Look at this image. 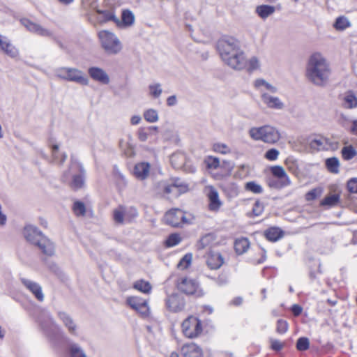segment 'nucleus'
I'll list each match as a JSON object with an SVG mask.
<instances>
[{
    "instance_id": "obj_1",
    "label": "nucleus",
    "mask_w": 357,
    "mask_h": 357,
    "mask_svg": "<svg viewBox=\"0 0 357 357\" xmlns=\"http://www.w3.org/2000/svg\"><path fill=\"white\" fill-rule=\"evenodd\" d=\"M331 73L330 63L321 53L316 52L309 56L305 76L310 82L317 86H325L331 80Z\"/></svg>"
},
{
    "instance_id": "obj_2",
    "label": "nucleus",
    "mask_w": 357,
    "mask_h": 357,
    "mask_svg": "<svg viewBox=\"0 0 357 357\" xmlns=\"http://www.w3.org/2000/svg\"><path fill=\"white\" fill-rule=\"evenodd\" d=\"M23 234L27 241L36 245L43 254L48 256L54 255V243L36 227L31 225H26L24 228Z\"/></svg>"
},
{
    "instance_id": "obj_3",
    "label": "nucleus",
    "mask_w": 357,
    "mask_h": 357,
    "mask_svg": "<svg viewBox=\"0 0 357 357\" xmlns=\"http://www.w3.org/2000/svg\"><path fill=\"white\" fill-rule=\"evenodd\" d=\"M98 38L101 47L106 54L116 55L121 52L122 43L114 33L107 30H102L98 33Z\"/></svg>"
},
{
    "instance_id": "obj_4",
    "label": "nucleus",
    "mask_w": 357,
    "mask_h": 357,
    "mask_svg": "<svg viewBox=\"0 0 357 357\" xmlns=\"http://www.w3.org/2000/svg\"><path fill=\"white\" fill-rule=\"evenodd\" d=\"M56 75L64 80L73 82L81 85L87 86L89 80L84 73L75 68L61 67L55 71Z\"/></svg>"
},
{
    "instance_id": "obj_5",
    "label": "nucleus",
    "mask_w": 357,
    "mask_h": 357,
    "mask_svg": "<svg viewBox=\"0 0 357 357\" xmlns=\"http://www.w3.org/2000/svg\"><path fill=\"white\" fill-rule=\"evenodd\" d=\"M178 289L186 295H193L196 297H200L203 295L199 282L190 278H181L178 280L176 284Z\"/></svg>"
},
{
    "instance_id": "obj_6",
    "label": "nucleus",
    "mask_w": 357,
    "mask_h": 357,
    "mask_svg": "<svg viewBox=\"0 0 357 357\" xmlns=\"http://www.w3.org/2000/svg\"><path fill=\"white\" fill-rule=\"evenodd\" d=\"M240 47V42L236 38L230 36H225L220 38L217 43V49L221 59L229 55L230 56Z\"/></svg>"
},
{
    "instance_id": "obj_7",
    "label": "nucleus",
    "mask_w": 357,
    "mask_h": 357,
    "mask_svg": "<svg viewBox=\"0 0 357 357\" xmlns=\"http://www.w3.org/2000/svg\"><path fill=\"white\" fill-rule=\"evenodd\" d=\"M270 170L273 178L269 182V186L282 188L290 185V178L282 166H273Z\"/></svg>"
},
{
    "instance_id": "obj_8",
    "label": "nucleus",
    "mask_w": 357,
    "mask_h": 357,
    "mask_svg": "<svg viewBox=\"0 0 357 357\" xmlns=\"http://www.w3.org/2000/svg\"><path fill=\"white\" fill-rule=\"evenodd\" d=\"M182 331L185 336L195 338L202 332L201 321L195 317H189L182 323Z\"/></svg>"
},
{
    "instance_id": "obj_9",
    "label": "nucleus",
    "mask_w": 357,
    "mask_h": 357,
    "mask_svg": "<svg viewBox=\"0 0 357 357\" xmlns=\"http://www.w3.org/2000/svg\"><path fill=\"white\" fill-rule=\"evenodd\" d=\"M222 59L225 63L235 70H241L247 66V59L241 47L230 56H227Z\"/></svg>"
},
{
    "instance_id": "obj_10",
    "label": "nucleus",
    "mask_w": 357,
    "mask_h": 357,
    "mask_svg": "<svg viewBox=\"0 0 357 357\" xmlns=\"http://www.w3.org/2000/svg\"><path fill=\"white\" fill-rule=\"evenodd\" d=\"M165 222L174 227L182 226L187 222L184 212L178 208L171 209L164 216Z\"/></svg>"
},
{
    "instance_id": "obj_11",
    "label": "nucleus",
    "mask_w": 357,
    "mask_h": 357,
    "mask_svg": "<svg viewBox=\"0 0 357 357\" xmlns=\"http://www.w3.org/2000/svg\"><path fill=\"white\" fill-rule=\"evenodd\" d=\"M70 168H76L79 173L73 176L70 187L75 190L82 189L84 186L86 171L80 162H72Z\"/></svg>"
},
{
    "instance_id": "obj_12",
    "label": "nucleus",
    "mask_w": 357,
    "mask_h": 357,
    "mask_svg": "<svg viewBox=\"0 0 357 357\" xmlns=\"http://www.w3.org/2000/svg\"><path fill=\"white\" fill-rule=\"evenodd\" d=\"M20 22L29 31L33 33L42 37H52L53 36V33L50 30L42 26L39 24L31 21L29 19H22Z\"/></svg>"
},
{
    "instance_id": "obj_13",
    "label": "nucleus",
    "mask_w": 357,
    "mask_h": 357,
    "mask_svg": "<svg viewBox=\"0 0 357 357\" xmlns=\"http://www.w3.org/2000/svg\"><path fill=\"white\" fill-rule=\"evenodd\" d=\"M310 146L313 150L326 151L329 149H335L337 147V144L336 142H331L328 138L319 136L314 137L310 141Z\"/></svg>"
},
{
    "instance_id": "obj_14",
    "label": "nucleus",
    "mask_w": 357,
    "mask_h": 357,
    "mask_svg": "<svg viewBox=\"0 0 357 357\" xmlns=\"http://www.w3.org/2000/svg\"><path fill=\"white\" fill-rule=\"evenodd\" d=\"M165 304L169 311L178 312L184 309L185 301L183 296L175 293L167 296Z\"/></svg>"
},
{
    "instance_id": "obj_15",
    "label": "nucleus",
    "mask_w": 357,
    "mask_h": 357,
    "mask_svg": "<svg viewBox=\"0 0 357 357\" xmlns=\"http://www.w3.org/2000/svg\"><path fill=\"white\" fill-rule=\"evenodd\" d=\"M127 303L139 312L142 317H147L149 314V307L146 300L139 297H129Z\"/></svg>"
},
{
    "instance_id": "obj_16",
    "label": "nucleus",
    "mask_w": 357,
    "mask_h": 357,
    "mask_svg": "<svg viewBox=\"0 0 357 357\" xmlns=\"http://www.w3.org/2000/svg\"><path fill=\"white\" fill-rule=\"evenodd\" d=\"M20 281L26 289H28L38 301L43 302L44 301L45 296L43 293L42 287L38 283L25 278H21Z\"/></svg>"
},
{
    "instance_id": "obj_17",
    "label": "nucleus",
    "mask_w": 357,
    "mask_h": 357,
    "mask_svg": "<svg viewBox=\"0 0 357 357\" xmlns=\"http://www.w3.org/2000/svg\"><path fill=\"white\" fill-rule=\"evenodd\" d=\"M88 74L94 81L98 82L102 84H108L110 79L107 73L101 68L90 67L88 69Z\"/></svg>"
},
{
    "instance_id": "obj_18",
    "label": "nucleus",
    "mask_w": 357,
    "mask_h": 357,
    "mask_svg": "<svg viewBox=\"0 0 357 357\" xmlns=\"http://www.w3.org/2000/svg\"><path fill=\"white\" fill-rule=\"evenodd\" d=\"M57 316L68 329L69 333L73 335H77V326L70 314L65 312L59 311L57 313Z\"/></svg>"
},
{
    "instance_id": "obj_19",
    "label": "nucleus",
    "mask_w": 357,
    "mask_h": 357,
    "mask_svg": "<svg viewBox=\"0 0 357 357\" xmlns=\"http://www.w3.org/2000/svg\"><path fill=\"white\" fill-rule=\"evenodd\" d=\"M206 259V263L208 267L211 269H218L224 263V259L220 253L213 251H210Z\"/></svg>"
},
{
    "instance_id": "obj_20",
    "label": "nucleus",
    "mask_w": 357,
    "mask_h": 357,
    "mask_svg": "<svg viewBox=\"0 0 357 357\" xmlns=\"http://www.w3.org/2000/svg\"><path fill=\"white\" fill-rule=\"evenodd\" d=\"M208 198L209 200L208 208L211 211L217 212L222 206L219 195L215 188L211 186L208 189Z\"/></svg>"
},
{
    "instance_id": "obj_21",
    "label": "nucleus",
    "mask_w": 357,
    "mask_h": 357,
    "mask_svg": "<svg viewBox=\"0 0 357 357\" xmlns=\"http://www.w3.org/2000/svg\"><path fill=\"white\" fill-rule=\"evenodd\" d=\"M0 49L8 56L15 58L17 56L18 50L13 45L6 37L0 35Z\"/></svg>"
},
{
    "instance_id": "obj_22",
    "label": "nucleus",
    "mask_w": 357,
    "mask_h": 357,
    "mask_svg": "<svg viewBox=\"0 0 357 357\" xmlns=\"http://www.w3.org/2000/svg\"><path fill=\"white\" fill-rule=\"evenodd\" d=\"M181 354L183 357H202V349L195 344H189L183 346Z\"/></svg>"
},
{
    "instance_id": "obj_23",
    "label": "nucleus",
    "mask_w": 357,
    "mask_h": 357,
    "mask_svg": "<svg viewBox=\"0 0 357 357\" xmlns=\"http://www.w3.org/2000/svg\"><path fill=\"white\" fill-rule=\"evenodd\" d=\"M250 135L255 140H260L266 143L268 142V126L252 128L250 130Z\"/></svg>"
},
{
    "instance_id": "obj_24",
    "label": "nucleus",
    "mask_w": 357,
    "mask_h": 357,
    "mask_svg": "<svg viewBox=\"0 0 357 357\" xmlns=\"http://www.w3.org/2000/svg\"><path fill=\"white\" fill-rule=\"evenodd\" d=\"M150 165L148 162H140L135 165L134 174L139 180L146 178L149 174Z\"/></svg>"
},
{
    "instance_id": "obj_25",
    "label": "nucleus",
    "mask_w": 357,
    "mask_h": 357,
    "mask_svg": "<svg viewBox=\"0 0 357 357\" xmlns=\"http://www.w3.org/2000/svg\"><path fill=\"white\" fill-rule=\"evenodd\" d=\"M40 324L43 331L48 336L52 335L56 331L59 330L58 325L50 316L45 321H40Z\"/></svg>"
},
{
    "instance_id": "obj_26",
    "label": "nucleus",
    "mask_w": 357,
    "mask_h": 357,
    "mask_svg": "<svg viewBox=\"0 0 357 357\" xmlns=\"http://www.w3.org/2000/svg\"><path fill=\"white\" fill-rule=\"evenodd\" d=\"M96 13L98 14L97 20L100 23H106L109 21L119 22L113 11L97 9Z\"/></svg>"
},
{
    "instance_id": "obj_27",
    "label": "nucleus",
    "mask_w": 357,
    "mask_h": 357,
    "mask_svg": "<svg viewBox=\"0 0 357 357\" xmlns=\"http://www.w3.org/2000/svg\"><path fill=\"white\" fill-rule=\"evenodd\" d=\"M285 108L284 102L279 97L269 94V109L283 110Z\"/></svg>"
},
{
    "instance_id": "obj_28",
    "label": "nucleus",
    "mask_w": 357,
    "mask_h": 357,
    "mask_svg": "<svg viewBox=\"0 0 357 357\" xmlns=\"http://www.w3.org/2000/svg\"><path fill=\"white\" fill-rule=\"evenodd\" d=\"M250 245V243L246 238H242L236 240L234 243V249L237 254L242 255L247 251Z\"/></svg>"
},
{
    "instance_id": "obj_29",
    "label": "nucleus",
    "mask_w": 357,
    "mask_h": 357,
    "mask_svg": "<svg viewBox=\"0 0 357 357\" xmlns=\"http://www.w3.org/2000/svg\"><path fill=\"white\" fill-rule=\"evenodd\" d=\"M68 351L70 357H87L83 349L78 344H70Z\"/></svg>"
},
{
    "instance_id": "obj_30",
    "label": "nucleus",
    "mask_w": 357,
    "mask_h": 357,
    "mask_svg": "<svg viewBox=\"0 0 357 357\" xmlns=\"http://www.w3.org/2000/svg\"><path fill=\"white\" fill-rule=\"evenodd\" d=\"M349 19L344 16L337 17L333 24L334 28L337 31H343L351 26Z\"/></svg>"
},
{
    "instance_id": "obj_31",
    "label": "nucleus",
    "mask_w": 357,
    "mask_h": 357,
    "mask_svg": "<svg viewBox=\"0 0 357 357\" xmlns=\"http://www.w3.org/2000/svg\"><path fill=\"white\" fill-rule=\"evenodd\" d=\"M340 201V196L338 195H330L326 197L321 202V206H326L328 208L333 207L336 206Z\"/></svg>"
},
{
    "instance_id": "obj_32",
    "label": "nucleus",
    "mask_w": 357,
    "mask_h": 357,
    "mask_svg": "<svg viewBox=\"0 0 357 357\" xmlns=\"http://www.w3.org/2000/svg\"><path fill=\"white\" fill-rule=\"evenodd\" d=\"M133 287L144 294L150 293L152 289L151 284L143 280L136 281L133 284Z\"/></svg>"
},
{
    "instance_id": "obj_33",
    "label": "nucleus",
    "mask_w": 357,
    "mask_h": 357,
    "mask_svg": "<svg viewBox=\"0 0 357 357\" xmlns=\"http://www.w3.org/2000/svg\"><path fill=\"white\" fill-rule=\"evenodd\" d=\"M170 162L174 168H179L185 162V155L182 153H174L170 157Z\"/></svg>"
},
{
    "instance_id": "obj_34",
    "label": "nucleus",
    "mask_w": 357,
    "mask_h": 357,
    "mask_svg": "<svg viewBox=\"0 0 357 357\" xmlns=\"http://www.w3.org/2000/svg\"><path fill=\"white\" fill-rule=\"evenodd\" d=\"M52 153L53 160L55 162L63 164L67 158V154L65 153H62L60 155L59 153V146L57 144H54L52 146Z\"/></svg>"
},
{
    "instance_id": "obj_35",
    "label": "nucleus",
    "mask_w": 357,
    "mask_h": 357,
    "mask_svg": "<svg viewBox=\"0 0 357 357\" xmlns=\"http://www.w3.org/2000/svg\"><path fill=\"white\" fill-rule=\"evenodd\" d=\"M121 20L124 26H129L134 23L135 15L130 10H124L122 12Z\"/></svg>"
},
{
    "instance_id": "obj_36",
    "label": "nucleus",
    "mask_w": 357,
    "mask_h": 357,
    "mask_svg": "<svg viewBox=\"0 0 357 357\" xmlns=\"http://www.w3.org/2000/svg\"><path fill=\"white\" fill-rule=\"evenodd\" d=\"M148 88H149V95L153 98H155V99L158 98L162 93V86L160 83L151 84L149 86Z\"/></svg>"
},
{
    "instance_id": "obj_37",
    "label": "nucleus",
    "mask_w": 357,
    "mask_h": 357,
    "mask_svg": "<svg viewBox=\"0 0 357 357\" xmlns=\"http://www.w3.org/2000/svg\"><path fill=\"white\" fill-rule=\"evenodd\" d=\"M214 235L212 234H207L202 236L197 243L198 249H204L208 246L214 241Z\"/></svg>"
},
{
    "instance_id": "obj_38",
    "label": "nucleus",
    "mask_w": 357,
    "mask_h": 357,
    "mask_svg": "<svg viewBox=\"0 0 357 357\" xmlns=\"http://www.w3.org/2000/svg\"><path fill=\"white\" fill-rule=\"evenodd\" d=\"M344 107L352 109L357 107V98L353 93H348L344 98Z\"/></svg>"
},
{
    "instance_id": "obj_39",
    "label": "nucleus",
    "mask_w": 357,
    "mask_h": 357,
    "mask_svg": "<svg viewBox=\"0 0 357 357\" xmlns=\"http://www.w3.org/2000/svg\"><path fill=\"white\" fill-rule=\"evenodd\" d=\"M192 260V253H187L185 254L179 261V262L177 264V267L179 269L185 270L188 268Z\"/></svg>"
},
{
    "instance_id": "obj_40",
    "label": "nucleus",
    "mask_w": 357,
    "mask_h": 357,
    "mask_svg": "<svg viewBox=\"0 0 357 357\" xmlns=\"http://www.w3.org/2000/svg\"><path fill=\"white\" fill-rule=\"evenodd\" d=\"M181 238L178 234L174 233L168 236L165 243L167 248L174 247L180 243Z\"/></svg>"
},
{
    "instance_id": "obj_41",
    "label": "nucleus",
    "mask_w": 357,
    "mask_h": 357,
    "mask_svg": "<svg viewBox=\"0 0 357 357\" xmlns=\"http://www.w3.org/2000/svg\"><path fill=\"white\" fill-rule=\"evenodd\" d=\"M327 169L332 173H337L339 171L340 162L337 158H331L326 160Z\"/></svg>"
},
{
    "instance_id": "obj_42",
    "label": "nucleus",
    "mask_w": 357,
    "mask_h": 357,
    "mask_svg": "<svg viewBox=\"0 0 357 357\" xmlns=\"http://www.w3.org/2000/svg\"><path fill=\"white\" fill-rule=\"evenodd\" d=\"M144 119L149 123H155L158 121V113L154 109H149L144 112Z\"/></svg>"
},
{
    "instance_id": "obj_43",
    "label": "nucleus",
    "mask_w": 357,
    "mask_h": 357,
    "mask_svg": "<svg viewBox=\"0 0 357 357\" xmlns=\"http://www.w3.org/2000/svg\"><path fill=\"white\" fill-rule=\"evenodd\" d=\"M342 155L344 159L350 160L356 155V151L351 146H344L342 149Z\"/></svg>"
},
{
    "instance_id": "obj_44",
    "label": "nucleus",
    "mask_w": 357,
    "mask_h": 357,
    "mask_svg": "<svg viewBox=\"0 0 357 357\" xmlns=\"http://www.w3.org/2000/svg\"><path fill=\"white\" fill-rule=\"evenodd\" d=\"M281 137L278 129L275 127H269V143H276Z\"/></svg>"
},
{
    "instance_id": "obj_45",
    "label": "nucleus",
    "mask_w": 357,
    "mask_h": 357,
    "mask_svg": "<svg viewBox=\"0 0 357 357\" xmlns=\"http://www.w3.org/2000/svg\"><path fill=\"white\" fill-rule=\"evenodd\" d=\"M213 150L221 154H227L231 151L229 146L223 143H215L213 145Z\"/></svg>"
},
{
    "instance_id": "obj_46",
    "label": "nucleus",
    "mask_w": 357,
    "mask_h": 357,
    "mask_svg": "<svg viewBox=\"0 0 357 357\" xmlns=\"http://www.w3.org/2000/svg\"><path fill=\"white\" fill-rule=\"evenodd\" d=\"M205 163L208 169H217L220 166V160L217 157L208 156L205 159Z\"/></svg>"
},
{
    "instance_id": "obj_47",
    "label": "nucleus",
    "mask_w": 357,
    "mask_h": 357,
    "mask_svg": "<svg viewBox=\"0 0 357 357\" xmlns=\"http://www.w3.org/2000/svg\"><path fill=\"white\" fill-rule=\"evenodd\" d=\"M282 236V231L276 227L269 228V241H276Z\"/></svg>"
},
{
    "instance_id": "obj_48",
    "label": "nucleus",
    "mask_w": 357,
    "mask_h": 357,
    "mask_svg": "<svg viewBox=\"0 0 357 357\" xmlns=\"http://www.w3.org/2000/svg\"><path fill=\"white\" fill-rule=\"evenodd\" d=\"M288 330V323L283 319H278L276 324L275 331L278 334H284Z\"/></svg>"
},
{
    "instance_id": "obj_49",
    "label": "nucleus",
    "mask_w": 357,
    "mask_h": 357,
    "mask_svg": "<svg viewBox=\"0 0 357 357\" xmlns=\"http://www.w3.org/2000/svg\"><path fill=\"white\" fill-rule=\"evenodd\" d=\"M245 189L255 194L262 192L261 186L254 181L248 182L245 184Z\"/></svg>"
},
{
    "instance_id": "obj_50",
    "label": "nucleus",
    "mask_w": 357,
    "mask_h": 357,
    "mask_svg": "<svg viewBox=\"0 0 357 357\" xmlns=\"http://www.w3.org/2000/svg\"><path fill=\"white\" fill-rule=\"evenodd\" d=\"M73 211L77 215H84L86 212V208L84 203L77 201L73 204Z\"/></svg>"
},
{
    "instance_id": "obj_51",
    "label": "nucleus",
    "mask_w": 357,
    "mask_h": 357,
    "mask_svg": "<svg viewBox=\"0 0 357 357\" xmlns=\"http://www.w3.org/2000/svg\"><path fill=\"white\" fill-rule=\"evenodd\" d=\"M259 66V61L256 57H252L249 61L247 60V66L244 68L249 72L257 69Z\"/></svg>"
},
{
    "instance_id": "obj_52",
    "label": "nucleus",
    "mask_w": 357,
    "mask_h": 357,
    "mask_svg": "<svg viewBox=\"0 0 357 357\" xmlns=\"http://www.w3.org/2000/svg\"><path fill=\"white\" fill-rule=\"evenodd\" d=\"M321 193H322V190L321 188L312 189V190L309 191L305 195V199L307 201H311V200L315 199L316 198L321 196Z\"/></svg>"
},
{
    "instance_id": "obj_53",
    "label": "nucleus",
    "mask_w": 357,
    "mask_h": 357,
    "mask_svg": "<svg viewBox=\"0 0 357 357\" xmlns=\"http://www.w3.org/2000/svg\"><path fill=\"white\" fill-rule=\"evenodd\" d=\"M124 217V209L123 207H119L114 211V220L117 223H123Z\"/></svg>"
},
{
    "instance_id": "obj_54",
    "label": "nucleus",
    "mask_w": 357,
    "mask_h": 357,
    "mask_svg": "<svg viewBox=\"0 0 357 357\" xmlns=\"http://www.w3.org/2000/svg\"><path fill=\"white\" fill-rule=\"evenodd\" d=\"M309 340L306 337H301L298 340L296 343V348L299 351L307 350L309 347Z\"/></svg>"
},
{
    "instance_id": "obj_55",
    "label": "nucleus",
    "mask_w": 357,
    "mask_h": 357,
    "mask_svg": "<svg viewBox=\"0 0 357 357\" xmlns=\"http://www.w3.org/2000/svg\"><path fill=\"white\" fill-rule=\"evenodd\" d=\"M174 188L176 189V192H183L187 190L188 186L185 185L179 178H176L172 183Z\"/></svg>"
},
{
    "instance_id": "obj_56",
    "label": "nucleus",
    "mask_w": 357,
    "mask_h": 357,
    "mask_svg": "<svg viewBox=\"0 0 357 357\" xmlns=\"http://www.w3.org/2000/svg\"><path fill=\"white\" fill-rule=\"evenodd\" d=\"M284 342L277 339L271 340V348L275 351H279L282 350L284 346Z\"/></svg>"
},
{
    "instance_id": "obj_57",
    "label": "nucleus",
    "mask_w": 357,
    "mask_h": 357,
    "mask_svg": "<svg viewBox=\"0 0 357 357\" xmlns=\"http://www.w3.org/2000/svg\"><path fill=\"white\" fill-rule=\"evenodd\" d=\"M256 13L262 19L268 17V5L259 6L256 8Z\"/></svg>"
},
{
    "instance_id": "obj_58",
    "label": "nucleus",
    "mask_w": 357,
    "mask_h": 357,
    "mask_svg": "<svg viewBox=\"0 0 357 357\" xmlns=\"http://www.w3.org/2000/svg\"><path fill=\"white\" fill-rule=\"evenodd\" d=\"M347 189L351 193L357 194V178H352L348 181Z\"/></svg>"
},
{
    "instance_id": "obj_59",
    "label": "nucleus",
    "mask_w": 357,
    "mask_h": 357,
    "mask_svg": "<svg viewBox=\"0 0 357 357\" xmlns=\"http://www.w3.org/2000/svg\"><path fill=\"white\" fill-rule=\"evenodd\" d=\"M238 168L236 174L240 177H245L250 172V167L247 165H241Z\"/></svg>"
},
{
    "instance_id": "obj_60",
    "label": "nucleus",
    "mask_w": 357,
    "mask_h": 357,
    "mask_svg": "<svg viewBox=\"0 0 357 357\" xmlns=\"http://www.w3.org/2000/svg\"><path fill=\"white\" fill-rule=\"evenodd\" d=\"M264 211V206L261 203H260L259 201L255 202L254 206L252 208V213L254 215L259 216L261 214L262 211Z\"/></svg>"
},
{
    "instance_id": "obj_61",
    "label": "nucleus",
    "mask_w": 357,
    "mask_h": 357,
    "mask_svg": "<svg viewBox=\"0 0 357 357\" xmlns=\"http://www.w3.org/2000/svg\"><path fill=\"white\" fill-rule=\"evenodd\" d=\"M255 87L262 91V88L268 89V82L263 79H257L255 82Z\"/></svg>"
},
{
    "instance_id": "obj_62",
    "label": "nucleus",
    "mask_w": 357,
    "mask_h": 357,
    "mask_svg": "<svg viewBox=\"0 0 357 357\" xmlns=\"http://www.w3.org/2000/svg\"><path fill=\"white\" fill-rule=\"evenodd\" d=\"M149 132L146 128H140L138 131V138L141 142H145L148 139Z\"/></svg>"
},
{
    "instance_id": "obj_63",
    "label": "nucleus",
    "mask_w": 357,
    "mask_h": 357,
    "mask_svg": "<svg viewBox=\"0 0 357 357\" xmlns=\"http://www.w3.org/2000/svg\"><path fill=\"white\" fill-rule=\"evenodd\" d=\"M7 222V215L3 211V207L0 204V227H4Z\"/></svg>"
},
{
    "instance_id": "obj_64",
    "label": "nucleus",
    "mask_w": 357,
    "mask_h": 357,
    "mask_svg": "<svg viewBox=\"0 0 357 357\" xmlns=\"http://www.w3.org/2000/svg\"><path fill=\"white\" fill-rule=\"evenodd\" d=\"M280 151L275 149H269V160L275 161L278 159Z\"/></svg>"
}]
</instances>
